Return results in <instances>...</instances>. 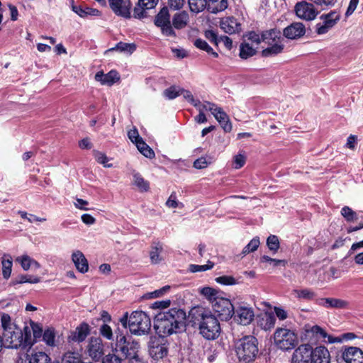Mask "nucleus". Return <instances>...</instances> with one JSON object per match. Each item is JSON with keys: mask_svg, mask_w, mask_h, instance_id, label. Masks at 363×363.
Masks as SVG:
<instances>
[{"mask_svg": "<svg viewBox=\"0 0 363 363\" xmlns=\"http://www.w3.org/2000/svg\"><path fill=\"white\" fill-rule=\"evenodd\" d=\"M186 314L181 308H173L157 314L154 320V328L160 336H169L184 330Z\"/></svg>", "mask_w": 363, "mask_h": 363, "instance_id": "obj_1", "label": "nucleus"}, {"mask_svg": "<svg viewBox=\"0 0 363 363\" xmlns=\"http://www.w3.org/2000/svg\"><path fill=\"white\" fill-rule=\"evenodd\" d=\"M189 315L194 323L199 325L200 334L205 339L213 340L218 337L221 331L220 325L211 311L197 307L193 308Z\"/></svg>", "mask_w": 363, "mask_h": 363, "instance_id": "obj_2", "label": "nucleus"}, {"mask_svg": "<svg viewBox=\"0 0 363 363\" xmlns=\"http://www.w3.org/2000/svg\"><path fill=\"white\" fill-rule=\"evenodd\" d=\"M1 337L4 346L8 348L26 349L33 344L30 329L28 326H25L23 330L18 326L15 330H6V333H2Z\"/></svg>", "mask_w": 363, "mask_h": 363, "instance_id": "obj_3", "label": "nucleus"}, {"mask_svg": "<svg viewBox=\"0 0 363 363\" xmlns=\"http://www.w3.org/2000/svg\"><path fill=\"white\" fill-rule=\"evenodd\" d=\"M258 352V342L254 336H245L236 342L235 352L240 362L250 363L255 361Z\"/></svg>", "mask_w": 363, "mask_h": 363, "instance_id": "obj_4", "label": "nucleus"}, {"mask_svg": "<svg viewBox=\"0 0 363 363\" xmlns=\"http://www.w3.org/2000/svg\"><path fill=\"white\" fill-rule=\"evenodd\" d=\"M262 40L269 45L262 50V56L272 57L282 52L284 39L279 30L272 29L262 32Z\"/></svg>", "mask_w": 363, "mask_h": 363, "instance_id": "obj_5", "label": "nucleus"}, {"mask_svg": "<svg viewBox=\"0 0 363 363\" xmlns=\"http://www.w3.org/2000/svg\"><path fill=\"white\" fill-rule=\"evenodd\" d=\"M116 350L128 360L140 354V343L131 337H127L117 328L116 330Z\"/></svg>", "mask_w": 363, "mask_h": 363, "instance_id": "obj_6", "label": "nucleus"}, {"mask_svg": "<svg viewBox=\"0 0 363 363\" xmlns=\"http://www.w3.org/2000/svg\"><path fill=\"white\" fill-rule=\"evenodd\" d=\"M150 328L151 320L146 313L135 311L129 316L128 328L132 334L135 335L147 334Z\"/></svg>", "mask_w": 363, "mask_h": 363, "instance_id": "obj_7", "label": "nucleus"}, {"mask_svg": "<svg viewBox=\"0 0 363 363\" xmlns=\"http://www.w3.org/2000/svg\"><path fill=\"white\" fill-rule=\"evenodd\" d=\"M274 340L276 346L283 351L291 350L298 343L296 334L286 328H279L275 330Z\"/></svg>", "mask_w": 363, "mask_h": 363, "instance_id": "obj_8", "label": "nucleus"}, {"mask_svg": "<svg viewBox=\"0 0 363 363\" xmlns=\"http://www.w3.org/2000/svg\"><path fill=\"white\" fill-rule=\"evenodd\" d=\"M212 308L221 320H228L235 314V308L231 301L226 298L220 297L213 302Z\"/></svg>", "mask_w": 363, "mask_h": 363, "instance_id": "obj_9", "label": "nucleus"}, {"mask_svg": "<svg viewBox=\"0 0 363 363\" xmlns=\"http://www.w3.org/2000/svg\"><path fill=\"white\" fill-rule=\"evenodd\" d=\"M163 336L154 337L149 342V353L154 359L158 360L167 355L168 347L167 340Z\"/></svg>", "mask_w": 363, "mask_h": 363, "instance_id": "obj_10", "label": "nucleus"}, {"mask_svg": "<svg viewBox=\"0 0 363 363\" xmlns=\"http://www.w3.org/2000/svg\"><path fill=\"white\" fill-rule=\"evenodd\" d=\"M155 24L161 29L163 35L166 36H175L169 10L167 7L162 8L155 16Z\"/></svg>", "mask_w": 363, "mask_h": 363, "instance_id": "obj_11", "label": "nucleus"}, {"mask_svg": "<svg viewBox=\"0 0 363 363\" xmlns=\"http://www.w3.org/2000/svg\"><path fill=\"white\" fill-rule=\"evenodd\" d=\"M340 18V14L333 11L326 14H322L320 22L315 25V31L318 35L327 33L332 28H333Z\"/></svg>", "mask_w": 363, "mask_h": 363, "instance_id": "obj_12", "label": "nucleus"}, {"mask_svg": "<svg viewBox=\"0 0 363 363\" xmlns=\"http://www.w3.org/2000/svg\"><path fill=\"white\" fill-rule=\"evenodd\" d=\"M86 351L90 358L95 362L102 359L104 354V345L99 337H91L86 346Z\"/></svg>", "mask_w": 363, "mask_h": 363, "instance_id": "obj_13", "label": "nucleus"}, {"mask_svg": "<svg viewBox=\"0 0 363 363\" xmlns=\"http://www.w3.org/2000/svg\"><path fill=\"white\" fill-rule=\"evenodd\" d=\"M340 357L345 363H363V350L358 347L342 346Z\"/></svg>", "mask_w": 363, "mask_h": 363, "instance_id": "obj_14", "label": "nucleus"}, {"mask_svg": "<svg viewBox=\"0 0 363 363\" xmlns=\"http://www.w3.org/2000/svg\"><path fill=\"white\" fill-rule=\"evenodd\" d=\"M294 10L299 18L308 21L315 19L318 14V11L314 5L305 1L298 2Z\"/></svg>", "mask_w": 363, "mask_h": 363, "instance_id": "obj_15", "label": "nucleus"}, {"mask_svg": "<svg viewBox=\"0 0 363 363\" xmlns=\"http://www.w3.org/2000/svg\"><path fill=\"white\" fill-rule=\"evenodd\" d=\"M312 347L302 344L296 348L291 355V363H312Z\"/></svg>", "mask_w": 363, "mask_h": 363, "instance_id": "obj_16", "label": "nucleus"}, {"mask_svg": "<svg viewBox=\"0 0 363 363\" xmlns=\"http://www.w3.org/2000/svg\"><path fill=\"white\" fill-rule=\"evenodd\" d=\"M108 4L116 15L125 18L131 17L130 0H108Z\"/></svg>", "mask_w": 363, "mask_h": 363, "instance_id": "obj_17", "label": "nucleus"}, {"mask_svg": "<svg viewBox=\"0 0 363 363\" xmlns=\"http://www.w3.org/2000/svg\"><path fill=\"white\" fill-rule=\"evenodd\" d=\"M91 328L88 323L82 322L80 323L69 336V341L81 343L84 342L90 334Z\"/></svg>", "mask_w": 363, "mask_h": 363, "instance_id": "obj_18", "label": "nucleus"}, {"mask_svg": "<svg viewBox=\"0 0 363 363\" xmlns=\"http://www.w3.org/2000/svg\"><path fill=\"white\" fill-rule=\"evenodd\" d=\"M255 316L253 309L247 306H240L235 311V319L241 325L250 324Z\"/></svg>", "mask_w": 363, "mask_h": 363, "instance_id": "obj_19", "label": "nucleus"}, {"mask_svg": "<svg viewBox=\"0 0 363 363\" xmlns=\"http://www.w3.org/2000/svg\"><path fill=\"white\" fill-rule=\"evenodd\" d=\"M316 303L325 308L335 309L347 308L349 306L347 301L336 298H320L316 300Z\"/></svg>", "mask_w": 363, "mask_h": 363, "instance_id": "obj_20", "label": "nucleus"}, {"mask_svg": "<svg viewBox=\"0 0 363 363\" xmlns=\"http://www.w3.org/2000/svg\"><path fill=\"white\" fill-rule=\"evenodd\" d=\"M305 33V26L300 22L291 23L290 26L285 28L283 32L284 35L289 39L300 38L304 35Z\"/></svg>", "mask_w": 363, "mask_h": 363, "instance_id": "obj_21", "label": "nucleus"}, {"mask_svg": "<svg viewBox=\"0 0 363 363\" xmlns=\"http://www.w3.org/2000/svg\"><path fill=\"white\" fill-rule=\"evenodd\" d=\"M312 363H330V354L328 349L324 346H318L312 348Z\"/></svg>", "mask_w": 363, "mask_h": 363, "instance_id": "obj_22", "label": "nucleus"}, {"mask_svg": "<svg viewBox=\"0 0 363 363\" xmlns=\"http://www.w3.org/2000/svg\"><path fill=\"white\" fill-rule=\"evenodd\" d=\"M220 28L226 33L233 34L240 30V24L233 16L223 18L220 21Z\"/></svg>", "mask_w": 363, "mask_h": 363, "instance_id": "obj_23", "label": "nucleus"}, {"mask_svg": "<svg viewBox=\"0 0 363 363\" xmlns=\"http://www.w3.org/2000/svg\"><path fill=\"white\" fill-rule=\"evenodd\" d=\"M213 115L225 133H230L232 130V123L228 116L222 108L218 107L217 109H215Z\"/></svg>", "mask_w": 363, "mask_h": 363, "instance_id": "obj_24", "label": "nucleus"}, {"mask_svg": "<svg viewBox=\"0 0 363 363\" xmlns=\"http://www.w3.org/2000/svg\"><path fill=\"white\" fill-rule=\"evenodd\" d=\"M72 260L79 272L84 274L88 272V261L81 251L77 250L74 252L72 255Z\"/></svg>", "mask_w": 363, "mask_h": 363, "instance_id": "obj_25", "label": "nucleus"}, {"mask_svg": "<svg viewBox=\"0 0 363 363\" xmlns=\"http://www.w3.org/2000/svg\"><path fill=\"white\" fill-rule=\"evenodd\" d=\"M95 79L102 84H107L110 86L118 81L120 79V76L115 69H111V71L106 74H104L102 71L99 72L96 74Z\"/></svg>", "mask_w": 363, "mask_h": 363, "instance_id": "obj_26", "label": "nucleus"}, {"mask_svg": "<svg viewBox=\"0 0 363 363\" xmlns=\"http://www.w3.org/2000/svg\"><path fill=\"white\" fill-rule=\"evenodd\" d=\"M275 322L274 315L270 313H265L257 318L258 325L266 331L272 329L274 326Z\"/></svg>", "mask_w": 363, "mask_h": 363, "instance_id": "obj_27", "label": "nucleus"}, {"mask_svg": "<svg viewBox=\"0 0 363 363\" xmlns=\"http://www.w3.org/2000/svg\"><path fill=\"white\" fill-rule=\"evenodd\" d=\"M189 21V14L186 11L176 13L172 17V28L182 29L185 28Z\"/></svg>", "mask_w": 363, "mask_h": 363, "instance_id": "obj_28", "label": "nucleus"}, {"mask_svg": "<svg viewBox=\"0 0 363 363\" xmlns=\"http://www.w3.org/2000/svg\"><path fill=\"white\" fill-rule=\"evenodd\" d=\"M72 11L82 18H86L89 16H100V11L98 9H92L86 6H72Z\"/></svg>", "mask_w": 363, "mask_h": 363, "instance_id": "obj_29", "label": "nucleus"}, {"mask_svg": "<svg viewBox=\"0 0 363 363\" xmlns=\"http://www.w3.org/2000/svg\"><path fill=\"white\" fill-rule=\"evenodd\" d=\"M228 5V0H208L207 11L211 13H217L226 9Z\"/></svg>", "mask_w": 363, "mask_h": 363, "instance_id": "obj_30", "label": "nucleus"}, {"mask_svg": "<svg viewBox=\"0 0 363 363\" xmlns=\"http://www.w3.org/2000/svg\"><path fill=\"white\" fill-rule=\"evenodd\" d=\"M293 295L298 300L311 301L316 296L315 293L311 289H294Z\"/></svg>", "mask_w": 363, "mask_h": 363, "instance_id": "obj_31", "label": "nucleus"}, {"mask_svg": "<svg viewBox=\"0 0 363 363\" xmlns=\"http://www.w3.org/2000/svg\"><path fill=\"white\" fill-rule=\"evenodd\" d=\"M257 49L254 45H250V43L245 41L240 45V57L242 59H247L255 55Z\"/></svg>", "mask_w": 363, "mask_h": 363, "instance_id": "obj_32", "label": "nucleus"}, {"mask_svg": "<svg viewBox=\"0 0 363 363\" xmlns=\"http://www.w3.org/2000/svg\"><path fill=\"white\" fill-rule=\"evenodd\" d=\"M200 294L203 296L213 305L217 299L220 298V292L212 287H203L200 289Z\"/></svg>", "mask_w": 363, "mask_h": 363, "instance_id": "obj_33", "label": "nucleus"}, {"mask_svg": "<svg viewBox=\"0 0 363 363\" xmlns=\"http://www.w3.org/2000/svg\"><path fill=\"white\" fill-rule=\"evenodd\" d=\"M306 332L308 336L311 335V337L315 339H325L328 336L327 333L318 325H313L306 328Z\"/></svg>", "mask_w": 363, "mask_h": 363, "instance_id": "obj_34", "label": "nucleus"}, {"mask_svg": "<svg viewBox=\"0 0 363 363\" xmlns=\"http://www.w3.org/2000/svg\"><path fill=\"white\" fill-rule=\"evenodd\" d=\"M135 145L140 152L147 158L152 159L155 157V155L153 150L143 140H140Z\"/></svg>", "mask_w": 363, "mask_h": 363, "instance_id": "obj_35", "label": "nucleus"}, {"mask_svg": "<svg viewBox=\"0 0 363 363\" xmlns=\"http://www.w3.org/2000/svg\"><path fill=\"white\" fill-rule=\"evenodd\" d=\"M188 2L191 11L195 13L207 9V0H189Z\"/></svg>", "mask_w": 363, "mask_h": 363, "instance_id": "obj_36", "label": "nucleus"}, {"mask_svg": "<svg viewBox=\"0 0 363 363\" xmlns=\"http://www.w3.org/2000/svg\"><path fill=\"white\" fill-rule=\"evenodd\" d=\"M12 260L8 255H4L2 259V275L4 279H8L11 274Z\"/></svg>", "mask_w": 363, "mask_h": 363, "instance_id": "obj_37", "label": "nucleus"}, {"mask_svg": "<svg viewBox=\"0 0 363 363\" xmlns=\"http://www.w3.org/2000/svg\"><path fill=\"white\" fill-rule=\"evenodd\" d=\"M133 184L140 191H147L150 189V184L139 173L133 174Z\"/></svg>", "mask_w": 363, "mask_h": 363, "instance_id": "obj_38", "label": "nucleus"}, {"mask_svg": "<svg viewBox=\"0 0 363 363\" xmlns=\"http://www.w3.org/2000/svg\"><path fill=\"white\" fill-rule=\"evenodd\" d=\"M29 363H51L50 357L43 352H37L32 354Z\"/></svg>", "mask_w": 363, "mask_h": 363, "instance_id": "obj_39", "label": "nucleus"}, {"mask_svg": "<svg viewBox=\"0 0 363 363\" xmlns=\"http://www.w3.org/2000/svg\"><path fill=\"white\" fill-rule=\"evenodd\" d=\"M194 44L198 49L206 52L209 55L213 57H218L217 52H214L213 48L205 40L199 38L194 41Z\"/></svg>", "mask_w": 363, "mask_h": 363, "instance_id": "obj_40", "label": "nucleus"}, {"mask_svg": "<svg viewBox=\"0 0 363 363\" xmlns=\"http://www.w3.org/2000/svg\"><path fill=\"white\" fill-rule=\"evenodd\" d=\"M135 50V44L120 42L114 48H111L110 50H116L120 52L130 54Z\"/></svg>", "mask_w": 363, "mask_h": 363, "instance_id": "obj_41", "label": "nucleus"}, {"mask_svg": "<svg viewBox=\"0 0 363 363\" xmlns=\"http://www.w3.org/2000/svg\"><path fill=\"white\" fill-rule=\"evenodd\" d=\"M99 331L100 335L103 337L104 339L108 341L114 340V335L113 333V330L111 328V326L108 325L107 323H103L100 326Z\"/></svg>", "mask_w": 363, "mask_h": 363, "instance_id": "obj_42", "label": "nucleus"}, {"mask_svg": "<svg viewBox=\"0 0 363 363\" xmlns=\"http://www.w3.org/2000/svg\"><path fill=\"white\" fill-rule=\"evenodd\" d=\"M340 213L347 222H352L359 218L357 213L347 206L342 208Z\"/></svg>", "mask_w": 363, "mask_h": 363, "instance_id": "obj_43", "label": "nucleus"}, {"mask_svg": "<svg viewBox=\"0 0 363 363\" xmlns=\"http://www.w3.org/2000/svg\"><path fill=\"white\" fill-rule=\"evenodd\" d=\"M1 326L3 333H6V330H15L17 325L11 322V316L7 313H2L1 315Z\"/></svg>", "mask_w": 363, "mask_h": 363, "instance_id": "obj_44", "label": "nucleus"}, {"mask_svg": "<svg viewBox=\"0 0 363 363\" xmlns=\"http://www.w3.org/2000/svg\"><path fill=\"white\" fill-rule=\"evenodd\" d=\"M181 88L171 86L163 91V96L168 100H173L180 95Z\"/></svg>", "mask_w": 363, "mask_h": 363, "instance_id": "obj_45", "label": "nucleus"}, {"mask_svg": "<svg viewBox=\"0 0 363 363\" xmlns=\"http://www.w3.org/2000/svg\"><path fill=\"white\" fill-rule=\"evenodd\" d=\"M170 289V286L166 285L160 289H157L152 292L145 294L143 298L145 299H150L162 296L167 293Z\"/></svg>", "mask_w": 363, "mask_h": 363, "instance_id": "obj_46", "label": "nucleus"}, {"mask_svg": "<svg viewBox=\"0 0 363 363\" xmlns=\"http://www.w3.org/2000/svg\"><path fill=\"white\" fill-rule=\"evenodd\" d=\"M260 244L259 237H255L250 240V242L243 248L242 251V255L243 256L247 254L255 252L258 248Z\"/></svg>", "mask_w": 363, "mask_h": 363, "instance_id": "obj_47", "label": "nucleus"}, {"mask_svg": "<svg viewBox=\"0 0 363 363\" xmlns=\"http://www.w3.org/2000/svg\"><path fill=\"white\" fill-rule=\"evenodd\" d=\"M162 251V245L159 242L156 243L155 246L152 247V250L150 253L151 262L154 264L158 263L161 259L160 257V254Z\"/></svg>", "mask_w": 363, "mask_h": 363, "instance_id": "obj_48", "label": "nucleus"}, {"mask_svg": "<svg viewBox=\"0 0 363 363\" xmlns=\"http://www.w3.org/2000/svg\"><path fill=\"white\" fill-rule=\"evenodd\" d=\"M79 354L68 352L63 355L62 363H82Z\"/></svg>", "mask_w": 363, "mask_h": 363, "instance_id": "obj_49", "label": "nucleus"}, {"mask_svg": "<svg viewBox=\"0 0 363 363\" xmlns=\"http://www.w3.org/2000/svg\"><path fill=\"white\" fill-rule=\"evenodd\" d=\"M267 245L271 251L277 252L280 247L278 237L274 235H270L267 239Z\"/></svg>", "mask_w": 363, "mask_h": 363, "instance_id": "obj_50", "label": "nucleus"}, {"mask_svg": "<svg viewBox=\"0 0 363 363\" xmlns=\"http://www.w3.org/2000/svg\"><path fill=\"white\" fill-rule=\"evenodd\" d=\"M197 103L199 105L194 106L196 107L199 112L204 113V111H210L213 113L215 109L218 108V106L215 104L211 103L209 101H204L203 104H201L199 100H197Z\"/></svg>", "mask_w": 363, "mask_h": 363, "instance_id": "obj_51", "label": "nucleus"}, {"mask_svg": "<svg viewBox=\"0 0 363 363\" xmlns=\"http://www.w3.org/2000/svg\"><path fill=\"white\" fill-rule=\"evenodd\" d=\"M247 40L248 43H250V45H254L255 47H257L258 48V45L259 43L263 41L262 40V33L261 35H259L258 33L251 31L249 32L246 35Z\"/></svg>", "mask_w": 363, "mask_h": 363, "instance_id": "obj_52", "label": "nucleus"}, {"mask_svg": "<svg viewBox=\"0 0 363 363\" xmlns=\"http://www.w3.org/2000/svg\"><path fill=\"white\" fill-rule=\"evenodd\" d=\"M214 263L208 261L206 264L203 265H198V264H190L189 267V270L192 273L199 272H204L208 269H211L213 267Z\"/></svg>", "mask_w": 363, "mask_h": 363, "instance_id": "obj_53", "label": "nucleus"}, {"mask_svg": "<svg viewBox=\"0 0 363 363\" xmlns=\"http://www.w3.org/2000/svg\"><path fill=\"white\" fill-rule=\"evenodd\" d=\"M55 335L53 329L48 328L45 330L43 334V341L50 346L55 345Z\"/></svg>", "mask_w": 363, "mask_h": 363, "instance_id": "obj_54", "label": "nucleus"}, {"mask_svg": "<svg viewBox=\"0 0 363 363\" xmlns=\"http://www.w3.org/2000/svg\"><path fill=\"white\" fill-rule=\"evenodd\" d=\"M147 10H149V9H145V6L138 1L133 9V17L138 19L145 18L147 16Z\"/></svg>", "mask_w": 363, "mask_h": 363, "instance_id": "obj_55", "label": "nucleus"}, {"mask_svg": "<svg viewBox=\"0 0 363 363\" xmlns=\"http://www.w3.org/2000/svg\"><path fill=\"white\" fill-rule=\"evenodd\" d=\"M93 155L95 160L99 163L103 164L105 167H110L112 166L111 164H107L108 159L105 153L99 152L98 150H94Z\"/></svg>", "mask_w": 363, "mask_h": 363, "instance_id": "obj_56", "label": "nucleus"}, {"mask_svg": "<svg viewBox=\"0 0 363 363\" xmlns=\"http://www.w3.org/2000/svg\"><path fill=\"white\" fill-rule=\"evenodd\" d=\"M215 280L218 284L225 286H231L237 284L235 279L232 276H220L216 277Z\"/></svg>", "mask_w": 363, "mask_h": 363, "instance_id": "obj_57", "label": "nucleus"}, {"mask_svg": "<svg viewBox=\"0 0 363 363\" xmlns=\"http://www.w3.org/2000/svg\"><path fill=\"white\" fill-rule=\"evenodd\" d=\"M30 329V332H33V335L31 334V335L34 343L38 338H40L41 336H43V329L38 324L33 322L31 323V328Z\"/></svg>", "mask_w": 363, "mask_h": 363, "instance_id": "obj_58", "label": "nucleus"}, {"mask_svg": "<svg viewBox=\"0 0 363 363\" xmlns=\"http://www.w3.org/2000/svg\"><path fill=\"white\" fill-rule=\"evenodd\" d=\"M16 260L21 263L22 268L24 270H28L33 262H34V259H31L28 255H23L21 257H19L16 259Z\"/></svg>", "mask_w": 363, "mask_h": 363, "instance_id": "obj_59", "label": "nucleus"}, {"mask_svg": "<svg viewBox=\"0 0 363 363\" xmlns=\"http://www.w3.org/2000/svg\"><path fill=\"white\" fill-rule=\"evenodd\" d=\"M40 279L39 277H33L30 275H21L18 277V280L17 283L23 284V283H30V284H37L40 282Z\"/></svg>", "mask_w": 363, "mask_h": 363, "instance_id": "obj_60", "label": "nucleus"}, {"mask_svg": "<svg viewBox=\"0 0 363 363\" xmlns=\"http://www.w3.org/2000/svg\"><path fill=\"white\" fill-rule=\"evenodd\" d=\"M246 161V157L244 155L239 153L235 155L233 158V164L235 169H240L242 167Z\"/></svg>", "mask_w": 363, "mask_h": 363, "instance_id": "obj_61", "label": "nucleus"}, {"mask_svg": "<svg viewBox=\"0 0 363 363\" xmlns=\"http://www.w3.org/2000/svg\"><path fill=\"white\" fill-rule=\"evenodd\" d=\"M128 136L131 142L135 145H137V143H139L140 140H143L135 128H133L128 132Z\"/></svg>", "mask_w": 363, "mask_h": 363, "instance_id": "obj_62", "label": "nucleus"}, {"mask_svg": "<svg viewBox=\"0 0 363 363\" xmlns=\"http://www.w3.org/2000/svg\"><path fill=\"white\" fill-rule=\"evenodd\" d=\"M180 95H182L185 99L191 103V105H199L197 100L194 98L192 94L189 91L181 88Z\"/></svg>", "mask_w": 363, "mask_h": 363, "instance_id": "obj_63", "label": "nucleus"}, {"mask_svg": "<svg viewBox=\"0 0 363 363\" xmlns=\"http://www.w3.org/2000/svg\"><path fill=\"white\" fill-rule=\"evenodd\" d=\"M102 363H122V359L115 354H108L102 359Z\"/></svg>", "mask_w": 363, "mask_h": 363, "instance_id": "obj_64", "label": "nucleus"}]
</instances>
